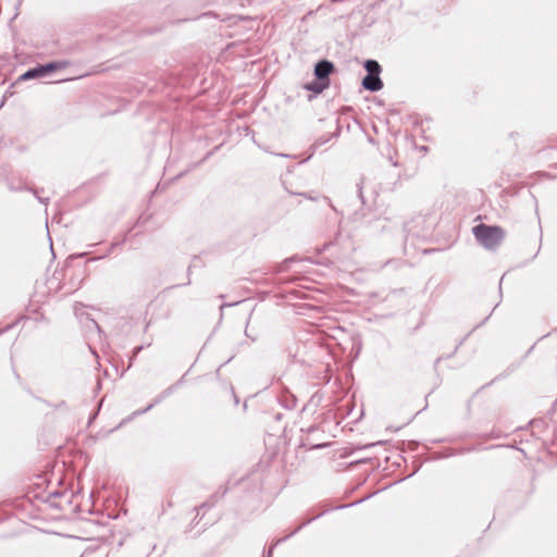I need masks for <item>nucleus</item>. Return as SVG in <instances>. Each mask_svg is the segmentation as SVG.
Returning <instances> with one entry per match:
<instances>
[{"mask_svg": "<svg viewBox=\"0 0 557 557\" xmlns=\"http://www.w3.org/2000/svg\"><path fill=\"white\" fill-rule=\"evenodd\" d=\"M473 234L478 242L487 249L496 248L505 237V232L502 227L485 224L474 226Z\"/></svg>", "mask_w": 557, "mask_h": 557, "instance_id": "f257e3e1", "label": "nucleus"}, {"mask_svg": "<svg viewBox=\"0 0 557 557\" xmlns=\"http://www.w3.org/2000/svg\"><path fill=\"white\" fill-rule=\"evenodd\" d=\"M333 71H334L333 63H331L326 60L320 61L315 65L314 74L321 82L319 84H308V85H306V88L308 90L321 92L323 89L329 87V85H330L329 76Z\"/></svg>", "mask_w": 557, "mask_h": 557, "instance_id": "f03ea898", "label": "nucleus"}, {"mask_svg": "<svg viewBox=\"0 0 557 557\" xmlns=\"http://www.w3.org/2000/svg\"><path fill=\"white\" fill-rule=\"evenodd\" d=\"M368 75L362 79V86L371 91H377L383 88V82L379 77L381 72L380 64L374 60H368L364 64Z\"/></svg>", "mask_w": 557, "mask_h": 557, "instance_id": "7ed1b4c3", "label": "nucleus"}, {"mask_svg": "<svg viewBox=\"0 0 557 557\" xmlns=\"http://www.w3.org/2000/svg\"><path fill=\"white\" fill-rule=\"evenodd\" d=\"M66 65H67L66 62H51V63H48V64H45V65H40L38 67L28 70L27 72H25L21 76V79L22 81H27V79L38 78V77H41V76H44L46 74H49L51 72L64 69V67H66Z\"/></svg>", "mask_w": 557, "mask_h": 557, "instance_id": "20e7f679", "label": "nucleus"}]
</instances>
